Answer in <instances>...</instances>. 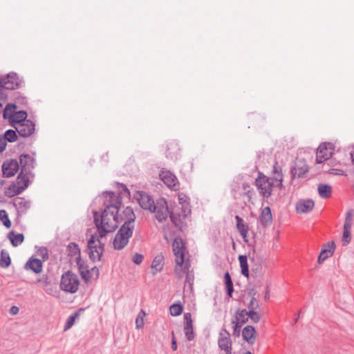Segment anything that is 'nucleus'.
I'll list each match as a JSON object with an SVG mask.
<instances>
[{
    "label": "nucleus",
    "mask_w": 354,
    "mask_h": 354,
    "mask_svg": "<svg viewBox=\"0 0 354 354\" xmlns=\"http://www.w3.org/2000/svg\"><path fill=\"white\" fill-rule=\"evenodd\" d=\"M171 344L172 350L174 351H176L177 348H178V345H177V342H176V339L174 331L171 332Z\"/></svg>",
    "instance_id": "61"
},
{
    "label": "nucleus",
    "mask_w": 354,
    "mask_h": 354,
    "mask_svg": "<svg viewBox=\"0 0 354 354\" xmlns=\"http://www.w3.org/2000/svg\"><path fill=\"white\" fill-rule=\"evenodd\" d=\"M234 218L236 221V228L239 230L241 236L243 237L245 242H248L247 239L249 230L248 224L245 223L243 219L238 215H236Z\"/></svg>",
    "instance_id": "30"
},
{
    "label": "nucleus",
    "mask_w": 354,
    "mask_h": 354,
    "mask_svg": "<svg viewBox=\"0 0 354 354\" xmlns=\"http://www.w3.org/2000/svg\"><path fill=\"white\" fill-rule=\"evenodd\" d=\"M248 311L245 309H238L236 311L234 319L232 321V323H238L241 325H243L248 321Z\"/></svg>",
    "instance_id": "32"
},
{
    "label": "nucleus",
    "mask_w": 354,
    "mask_h": 354,
    "mask_svg": "<svg viewBox=\"0 0 354 354\" xmlns=\"http://www.w3.org/2000/svg\"><path fill=\"white\" fill-rule=\"evenodd\" d=\"M249 310H253L259 308V302L256 298H251L250 303L248 305Z\"/></svg>",
    "instance_id": "57"
},
{
    "label": "nucleus",
    "mask_w": 354,
    "mask_h": 354,
    "mask_svg": "<svg viewBox=\"0 0 354 354\" xmlns=\"http://www.w3.org/2000/svg\"><path fill=\"white\" fill-rule=\"evenodd\" d=\"M97 244H96V251H95V253L97 254H95V262L100 261L102 259V257L103 255L104 251V246L105 244L102 243L100 240V239H97Z\"/></svg>",
    "instance_id": "47"
},
{
    "label": "nucleus",
    "mask_w": 354,
    "mask_h": 354,
    "mask_svg": "<svg viewBox=\"0 0 354 354\" xmlns=\"http://www.w3.org/2000/svg\"><path fill=\"white\" fill-rule=\"evenodd\" d=\"M26 189H27V184L24 185H17L15 182H13L5 191V195L8 198L17 196L22 193Z\"/></svg>",
    "instance_id": "27"
},
{
    "label": "nucleus",
    "mask_w": 354,
    "mask_h": 354,
    "mask_svg": "<svg viewBox=\"0 0 354 354\" xmlns=\"http://www.w3.org/2000/svg\"><path fill=\"white\" fill-rule=\"evenodd\" d=\"M13 205L17 209V212L26 214L31 206V201H26L23 197H17L13 201Z\"/></svg>",
    "instance_id": "24"
},
{
    "label": "nucleus",
    "mask_w": 354,
    "mask_h": 354,
    "mask_svg": "<svg viewBox=\"0 0 354 354\" xmlns=\"http://www.w3.org/2000/svg\"><path fill=\"white\" fill-rule=\"evenodd\" d=\"M180 147L176 140H171L168 142L167 145V150L165 152L166 157L171 160H176L180 155Z\"/></svg>",
    "instance_id": "23"
},
{
    "label": "nucleus",
    "mask_w": 354,
    "mask_h": 354,
    "mask_svg": "<svg viewBox=\"0 0 354 354\" xmlns=\"http://www.w3.org/2000/svg\"><path fill=\"white\" fill-rule=\"evenodd\" d=\"M156 205V209L154 213H156V218L160 223L166 221L168 215L170 216V213L175 212L174 209L171 210L170 207H168L167 201L165 198L160 199Z\"/></svg>",
    "instance_id": "13"
},
{
    "label": "nucleus",
    "mask_w": 354,
    "mask_h": 354,
    "mask_svg": "<svg viewBox=\"0 0 354 354\" xmlns=\"http://www.w3.org/2000/svg\"><path fill=\"white\" fill-rule=\"evenodd\" d=\"M3 138L5 139V141L7 142H14L17 141L18 138V136L17 134L16 129H8L5 131V133L1 135Z\"/></svg>",
    "instance_id": "44"
},
{
    "label": "nucleus",
    "mask_w": 354,
    "mask_h": 354,
    "mask_svg": "<svg viewBox=\"0 0 354 354\" xmlns=\"http://www.w3.org/2000/svg\"><path fill=\"white\" fill-rule=\"evenodd\" d=\"M334 151L333 145L330 142H322L316 152V163L320 164L332 157Z\"/></svg>",
    "instance_id": "11"
},
{
    "label": "nucleus",
    "mask_w": 354,
    "mask_h": 354,
    "mask_svg": "<svg viewBox=\"0 0 354 354\" xmlns=\"http://www.w3.org/2000/svg\"><path fill=\"white\" fill-rule=\"evenodd\" d=\"M1 169L3 177H12L19 170V162L16 159H7L3 162Z\"/></svg>",
    "instance_id": "14"
},
{
    "label": "nucleus",
    "mask_w": 354,
    "mask_h": 354,
    "mask_svg": "<svg viewBox=\"0 0 354 354\" xmlns=\"http://www.w3.org/2000/svg\"><path fill=\"white\" fill-rule=\"evenodd\" d=\"M17 106L16 104L8 103L3 111V119L9 120L12 114L17 111Z\"/></svg>",
    "instance_id": "39"
},
{
    "label": "nucleus",
    "mask_w": 354,
    "mask_h": 354,
    "mask_svg": "<svg viewBox=\"0 0 354 354\" xmlns=\"http://www.w3.org/2000/svg\"><path fill=\"white\" fill-rule=\"evenodd\" d=\"M114 187L118 191V196H122V199L124 197L129 198L130 197V191L127 187V186L123 184L118 182H115L114 183Z\"/></svg>",
    "instance_id": "38"
},
{
    "label": "nucleus",
    "mask_w": 354,
    "mask_h": 354,
    "mask_svg": "<svg viewBox=\"0 0 354 354\" xmlns=\"http://www.w3.org/2000/svg\"><path fill=\"white\" fill-rule=\"evenodd\" d=\"M243 339L249 344H254L256 341L257 331L254 326L248 325L242 330Z\"/></svg>",
    "instance_id": "25"
},
{
    "label": "nucleus",
    "mask_w": 354,
    "mask_h": 354,
    "mask_svg": "<svg viewBox=\"0 0 354 354\" xmlns=\"http://www.w3.org/2000/svg\"><path fill=\"white\" fill-rule=\"evenodd\" d=\"M319 195L322 198H328L331 196L332 187L328 184L320 183L317 187Z\"/></svg>",
    "instance_id": "37"
},
{
    "label": "nucleus",
    "mask_w": 354,
    "mask_h": 354,
    "mask_svg": "<svg viewBox=\"0 0 354 354\" xmlns=\"http://www.w3.org/2000/svg\"><path fill=\"white\" fill-rule=\"evenodd\" d=\"M19 169L29 174L32 173L35 167V159L28 153H22L19 158Z\"/></svg>",
    "instance_id": "15"
},
{
    "label": "nucleus",
    "mask_w": 354,
    "mask_h": 354,
    "mask_svg": "<svg viewBox=\"0 0 354 354\" xmlns=\"http://www.w3.org/2000/svg\"><path fill=\"white\" fill-rule=\"evenodd\" d=\"M248 295L251 298H256L255 296L257 295V291H256L254 287H252V288H248Z\"/></svg>",
    "instance_id": "64"
},
{
    "label": "nucleus",
    "mask_w": 354,
    "mask_h": 354,
    "mask_svg": "<svg viewBox=\"0 0 354 354\" xmlns=\"http://www.w3.org/2000/svg\"><path fill=\"white\" fill-rule=\"evenodd\" d=\"M24 81L15 72H10L0 77V88L7 90H15L21 87Z\"/></svg>",
    "instance_id": "8"
},
{
    "label": "nucleus",
    "mask_w": 354,
    "mask_h": 354,
    "mask_svg": "<svg viewBox=\"0 0 354 354\" xmlns=\"http://www.w3.org/2000/svg\"><path fill=\"white\" fill-rule=\"evenodd\" d=\"M218 345L221 350L224 351L225 354H232V342L230 337H219Z\"/></svg>",
    "instance_id": "31"
},
{
    "label": "nucleus",
    "mask_w": 354,
    "mask_h": 354,
    "mask_svg": "<svg viewBox=\"0 0 354 354\" xmlns=\"http://www.w3.org/2000/svg\"><path fill=\"white\" fill-rule=\"evenodd\" d=\"M80 280L75 273L68 270L62 274L59 285L62 290L73 294L78 290Z\"/></svg>",
    "instance_id": "5"
},
{
    "label": "nucleus",
    "mask_w": 354,
    "mask_h": 354,
    "mask_svg": "<svg viewBox=\"0 0 354 354\" xmlns=\"http://www.w3.org/2000/svg\"><path fill=\"white\" fill-rule=\"evenodd\" d=\"M248 317L250 318L254 323H258L261 319V315L255 310H249Z\"/></svg>",
    "instance_id": "54"
},
{
    "label": "nucleus",
    "mask_w": 354,
    "mask_h": 354,
    "mask_svg": "<svg viewBox=\"0 0 354 354\" xmlns=\"http://www.w3.org/2000/svg\"><path fill=\"white\" fill-rule=\"evenodd\" d=\"M24 269L30 270L36 274H39L43 269V262L41 260L32 256L25 263Z\"/></svg>",
    "instance_id": "18"
},
{
    "label": "nucleus",
    "mask_w": 354,
    "mask_h": 354,
    "mask_svg": "<svg viewBox=\"0 0 354 354\" xmlns=\"http://www.w3.org/2000/svg\"><path fill=\"white\" fill-rule=\"evenodd\" d=\"M164 257L162 255H157L153 260L151 268L155 269L156 272H160L163 268Z\"/></svg>",
    "instance_id": "46"
},
{
    "label": "nucleus",
    "mask_w": 354,
    "mask_h": 354,
    "mask_svg": "<svg viewBox=\"0 0 354 354\" xmlns=\"http://www.w3.org/2000/svg\"><path fill=\"white\" fill-rule=\"evenodd\" d=\"M233 324V335L234 337H239L241 334V328L242 327V325L238 324V323H232Z\"/></svg>",
    "instance_id": "56"
},
{
    "label": "nucleus",
    "mask_w": 354,
    "mask_h": 354,
    "mask_svg": "<svg viewBox=\"0 0 354 354\" xmlns=\"http://www.w3.org/2000/svg\"><path fill=\"white\" fill-rule=\"evenodd\" d=\"M120 209L118 208L115 211L114 214V224H117V228L119 225L124 222L122 226L135 227V221L136 216L133 209L131 207H125L121 212Z\"/></svg>",
    "instance_id": "4"
},
{
    "label": "nucleus",
    "mask_w": 354,
    "mask_h": 354,
    "mask_svg": "<svg viewBox=\"0 0 354 354\" xmlns=\"http://www.w3.org/2000/svg\"><path fill=\"white\" fill-rule=\"evenodd\" d=\"M160 178L170 189L176 191L179 189V183L177 177L169 170H162L160 173Z\"/></svg>",
    "instance_id": "16"
},
{
    "label": "nucleus",
    "mask_w": 354,
    "mask_h": 354,
    "mask_svg": "<svg viewBox=\"0 0 354 354\" xmlns=\"http://www.w3.org/2000/svg\"><path fill=\"white\" fill-rule=\"evenodd\" d=\"M335 243L334 241L328 242L326 244H324L318 257V263H322L326 259L331 257L335 252Z\"/></svg>",
    "instance_id": "19"
},
{
    "label": "nucleus",
    "mask_w": 354,
    "mask_h": 354,
    "mask_svg": "<svg viewBox=\"0 0 354 354\" xmlns=\"http://www.w3.org/2000/svg\"><path fill=\"white\" fill-rule=\"evenodd\" d=\"M134 227L122 226L117 232L113 241L115 250H122L129 243L133 234Z\"/></svg>",
    "instance_id": "6"
},
{
    "label": "nucleus",
    "mask_w": 354,
    "mask_h": 354,
    "mask_svg": "<svg viewBox=\"0 0 354 354\" xmlns=\"http://www.w3.org/2000/svg\"><path fill=\"white\" fill-rule=\"evenodd\" d=\"M114 214L115 211H107L106 214L104 213V209L101 212V214H99V218L100 221H102L103 219L104 215L105 216L104 219L106 220L104 222H107V224L109 225H114Z\"/></svg>",
    "instance_id": "45"
},
{
    "label": "nucleus",
    "mask_w": 354,
    "mask_h": 354,
    "mask_svg": "<svg viewBox=\"0 0 354 354\" xmlns=\"http://www.w3.org/2000/svg\"><path fill=\"white\" fill-rule=\"evenodd\" d=\"M0 221L3 223V225L6 228H10L12 225V223L8 218L7 212L5 209L0 210Z\"/></svg>",
    "instance_id": "48"
},
{
    "label": "nucleus",
    "mask_w": 354,
    "mask_h": 354,
    "mask_svg": "<svg viewBox=\"0 0 354 354\" xmlns=\"http://www.w3.org/2000/svg\"><path fill=\"white\" fill-rule=\"evenodd\" d=\"M315 203L312 199H304L299 201L296 204L297 213H308L313 210Z\"/></svg>",
    "instance_id": "26"
},
{
    "label": "nucleus",
    "mask_w": 354,
    "mask_h": 354,
    "mask_svg": "<svg viewBox=\"0 0 354 354\" xmlns=\"http://www.w3.org/2000/svg\"><path fill=\"white\" fill-rule=\"evenodd\" d=\"M19 136L22 138H28L32 135L35 131V124L31 120L22 123L21 125L18 126V130H16Z\"/></svg>",
    "instance_id": "20"
},
{
    "label": "nucleus",
    "mask_w": 354,
    "mask_h": 354,
    "mask_svg": "<svg viewBox=\"0 0 354 354\" xmlns=\"http://www.w3.org/2000/svg\"><path fill=\"white\" fill-rule=\"evenodd\" d=\"M191 266V263L189 259H187L186 261L185 260L184 264L183 265V277L184 276V274H186V279L185 281L190 283L189 279V269Z\"/></svg>",
    "instance_id": "51"
},
{
    "label": "nucleus",
    "mask_w": 354,
    "mask_h": 354,
    "mask_svg": "<svg viewBox=\"0 0 354 354\" xmlns=\"http://www.w3.org/2000/svg\"><path fill=\"white\" fill-rule=\"evenodd\" d=\"M28 118V112L26 110H20L16 111L14 114L10 117L8 120L9 124L13 127L15 129L18 130V126L21 125L22 123H24L29 120L30 119H27Z\"/></svg>",
    "instance_id": "17"
},
{
    "label": "nucleus",
    "mask_w": 354,
    "mask_h": 354,
    "mask_svg": "<svg viewBox=\"0 0 354 354\" xmlns=\"http://www.w3.org/2000/svg\"><path fill=\"white\" fill-rule=\"evenodd\" d=\"M104 201L102 205L104 207V213L107 211H115L121 208L122 205V196H118L113 191H105L102 193Z\"/></svg>",
    "instance_id": "7"
},
{
    "label": "nucleus",
    "mask_w": 354,
    "mask_h": 354,
    "mask_svg": "<svg viewBox=\"0 0 354 354\" xmlns=\"http://www.w3.org/2000/svg\"><path fill=\"white\" fill-rule=\"evenodd\" d=\"M39 255L41 257L42 262L48 260L49 258L48 249L46 247L41 248L39 251Z\"/></svg>",
    "instance_id": "55"
},
{
    "label": "nucleus",
    "mask_w": 354,
    "mask_h": 354,
    "mask_svg": "<svg viewBox=\"0 0 354 354\" xmlns=\"http://www.w3.org/2000/svg\"><path fill=\"white\" fill-rule=\"evenodd\" d=\"M7 143L1 135H0V153H2L6 147Z\"/></svg>",
    "instance_id": "62"
},
{
    "label": "nucleus",
    "mask_w": 354,
    "mask_h": 354,
    "mask_svg": "<svg viewBox=\"0 0 354 354\" xmlns=\"http://www.w3.org/2000/svg\"><path fill=\"white\" fill-rule=\"evenodd\" d=\"M90 270V274L92 275V278L97 279L100 276V271L97 266L93 267Z\"/></svg>",
    "instance_id": "60"
},
{
    "label": "nucleus",
    "mask_w": 354,
    "mask_h": 354,
    "mask_svg": "<svg viewBox=\"0 0 354 354\" xmlns=\"http://www.w3.org/2000/svg\"><path fill=\"white\" fill-rule=\"evenodd\" d=\"M145 312L143 310H141L136 319V324L137 329L143 328L144 324H145L143 316H145Z\"/></svg>",
    "instance_id": "53"
},
{
    "label": "nucleus",
    "mask_w": 354,
    "mask_h": 354,
    "mask_svg": "<svg viewBox=\"0 0 354 354\" xmlns=\"http://www.w3.org/2000/svg\"><path fill=\"white\" fill-rule=\"evenodd\" d=\"M183 311V306L180 301L173 304L169 307L170 315L173 317H177L180 315Z\"/></svg>",
    "instance_id": "43"
},
{
    "label": "nucleus",
    "mask_w": 354,
    "mask_h": 354,
    "mask_svg": "<svg viewBox=\"0 0 354 354\" xmlns=\"http://www.w3.org/2000/svg\"><path fill=\"white\" fill-rule=\"evenodd\" d=\"M10 264L11 259L9 254L4 250H2L0 254V267L7 268L10 266Z\"/></svg>",
    "instance_id": "42"
},
{
    "label": "nucleus",
    "mask_w": 354,
    "mask_h": 354,
    "mask_svg": "<svg viewBox=\"0 0 354 354\" xmlns=\"http://www.w3.org/2000/svg\"><path fill=\"white\" fill-rule=\"evenodd\" d=\"M67 251H68V255L71 257H75V256H77L76 257H81L80 248L79 245L75 242H71L67 245Z\"/></svg>",
    "instance_id": "41"
},
{
    "label": "nucleus",
    "mask_w": 354,
    "mask_h": 354,
    "mask_svg": "<svg viewBox=\"0 0 354 354\" xmlns=\"http://www.w3.org/2000/svg\"><path fill=\"white\" fill-rule=\"evenodd\" d=\"M35 175L33 173H31V174H28L26 171H19L15 183L17 185H24L26 183L27 184V188L30 185V178H34Z\"/></svg>",
    "instance_id": "34"
},
{
    "label": "nucleus",
    "mask_w": 354,
    "mask_h": 354,
    "mask_svg": "<svg viewBox=\"0 0 354 354\" xmlns=\"http://www.w3.org/2000/svg\"><path fill=\"white\" fill-rule=\"evenodd\" d=\"M327 173L329 174L339 175V176H346L347 175L344 170L340 169H330L327 171Z\"/></svg>",
    "instance_id": "59"
},
{
    "label": "nucleus",
    "mask_w": 354,
    "mask_h": 354,
    "mask_svg": "<svg viewBox=\"0 0 354 354\" xmlns=\"http://www.w3.org/2000/svg\"><path fill=\"white\" fill-rule=\"evenodd\" d=\"M76 263L80 274L85 283H88L92 278L87 263L82 259L81 257H76Z\"/></svg>",
    "instance_id": "22"
},
{
    "label": "nucleus",
    "mask_w": 354,
    "mask_h": 354,
    "mask_svg": "<svg viewBox=\"0 0 354 354\" xmlns=\"http://www.w3.org/2000/svg\"><path fill=\"white\" fill-rule=\"evenodd\" d=\"M184 333L185 337L188 341H192L194 339L195 335L194 332L193 321L192 319V315L190 313H186L184 314Z\"/></svg>",
    "instance_id": "21"
},
{
    "label": "nucleus",
    "mask_w": 354,
    "mask_h": 354,
    "mask_svg": "<svg viewBox=\"0 0 354 354\" xmlns=\"http://www.w3.org/2000/svg\"><path fill=\"white\" fill-rule=\"evenodd\" d=\"M104 217L105 216L104 215L102 217L103 219L100 221L99 212L97 211L93 212V221L97 228V236L100 239L104 237L107 234L113 232L117 229V224L109 225L106 221H106Z\"/></svg>",
    "instance_id": "9"
},
{
    "label": "nucleus",
    "mask_w": 354,
    "mask_h": 354,
    "mask_svg": "<svg viewBox=\"0 0 354 354\" xmlns=\"http://www.w3.org/2000/svg\"><path fill=\"white\" fill-rule=\"evenodd\" d=\"M351 240V228H344L343 232L342 242L343 245H348Z\"/></svg>",
    "instance_id": "52"
},
{
    "label": "nucleus",
    "mask_w": 354,
    "mask_h": 354,
    "mask_svg": "<svg viewBox=\"0 0 354 354\" xmlns=\"http://www.w3.org/2000/svg\"><path fill=\"white\" fill-rule=\"evenodd\" d=\"M243 195L246 196L248 198V201H250L253 196L255 195L254 189H248L247 192H244Z\"/></svg>",
    "instance_id": "63"
},
{
    "label": "nucleus",
    "mask_w": 354,
    "mask_h": 354,
    "mask_svg": "<svg viewBox=\"0 0 354 354\" xmlns=\"http://www.w3.org/2000/svg\"><path fill=\"white\" fill-rule=\"evenodd\" d=\"M239 263H240V268H241V273L244 277L248 278L250 275V271H249V266L248 263V257L246 255L244 254H240L238 257Z\"/></svg>",
    "instance_id": "35"
},
{
    "label": "nucleus",
    "mask_w": 354,
    "mask_h": 354,
    "mask_svg": "<svg viewBox=\"0 0 354 354\" xmlns=\"http://www.w3.org/2000/svg\"><path fill=\"white\" fill-rule=\"evenodd\" d=\"M84 310V308H79L77 310L75 311L73 314H71L67 319L65 325H64V330H66L71 328L73 324L76 319L78 317L80 313L83 312Z\"/></svg>",
    "instance_id": "40"
},
{
    "label": "nucleus",
    "mask_w": 354,
    "mask_h": 354,
    "mask_svg": "<svg viewBox=\"0 0 354 354\" xmlns=\"http://www.w3.org/2000/svg\"><path fill=\"white\" fill-rule=\"evenodd\" d=\"M100 238L97 234L91 235V237L87 242V252L88 254L89 259L91 261L95 263V251H96V242Z\"/></svg>",
    "instance_id": "28"
},
{
    "label": "nucleus",
    "mask_w": 354,
    "mask_h": 354,
    "mask_svg": "<svg viewBox=\"0 0 354 354\" xmlns=\"http://www.w3.org/2000/svg\"><path fill=\"white\" fill-rule=\"evenodd\" d=\"M261 224L263 227L270 226L272 223V215L271 209L269 206L266 207L262 209L259 216Z\"/></svg>",
    "instance_id": "29"
},
{
    "label": "nucleus",
    "mask_w": 354,
    "mask_h": 354,
    "mask_svg": "<svg viewBox=\"0 0 354 354\" xmlns=\"http://www.w3.org/2000/svg\"><path fill=\"white\" fill-rule=\"evenodd\" d=\"M353 213H354L353 209H349L346 212L345 222H344V228H351V226L353 225L352 216L353 215Z\"/></svg>",
    "instance_id": "50"
},
{
    "label": "nucleus",
    "mask_w": 354,
    "mask_h": 354,
    "mask_svg": "<svg viewBox=\"0 0 354 354\" xmlns=\"http://www.w3.org/2000/svg\"><path fill=\"white\" fill-rule=\"evenodd\" d=\"M7 238L10 240L13 247H17L24 241V235L22 233L16 234L15 231H10L7 234Z\"/></svg>",
    "instance_id": "33"
},
{
    "label": "nucleus",
    "mask_w": 354,
    "mask_h": 354,
    "mask_svg": "<svg viewBox=\"0 0 354 354\" xmlns=\"http://www.w3.org/2000/svg\"><path fill=\"white\" fill-rule=\"evenodd\" d=\"M224 283H225V292H226L227 295L229 297H232L234 290L233 281H232L231 276L228 272H226L224 274Z\"/></svg>",
    "instance_id": "36"
},
{
    "label": "nucleus",
    "mask_w": 354,
    "mask_h": 354,
    "mask_svg": "<svg viewBox=\"0 0 354 354\" xmlns=\"http://www.w3.org/2000/svg\"><path fill=\"white\" fill-rule=\"evenodd\" d=\"M272 176L269 178L263 172L259 171L258 176L254 180V185L257 188L259 194L266 198L272 195V187L279 189L283 187V175L281 166L275 161L271 171Z\"/></svg>",
    "instance_id": "1"
},
{
    "label": "nucleus",
    "mask_w": 354,
    "mask_h": 354,
    "mask_svg": "<svg viewBox=\"0 0 354 354\" xmlns=\"http://www.w3.org/2000/svg\"><path fill=\"white\" fill-rule=\"evenodd\" d=\"M173 252L176 256V266L174 269L176 277L183 279V265L185 262V243L181 236L175 237L173 243Z\"/></svg>",
    "instance_id": "3"
},
{
    "label": "nucleus",
    "mask_w": 354,
    "mask_h": 354,
    "mask_svg": "<svg viewBox=\"0 0 354 354\" xmlns=\"http://www.w3.org/2000/svg\"><path fill=\"white\" fill-rule=\"evenodd\" d=\"M37 283H41L44 287H46L53 283V277L48 274H44L37 279Z\"/></svg>",
    "instance_id": "49"
},
{
    "label": "nucleus",
    "mask_w": 354,
    "mask_h": 354,
    "mask_svg": "<svg viewBox=\"0 0 354 354\" xmlns=\"http://www.w3.org/2000/svg\"><path fill=\"white\" fill-rule=\"evenodd\" d=\"M143 259H144V256L142 254H139V253H136L132 258V261L135 264L139 265L142 262Z\"/></svg>",
    "instance_id": "58"
},
{
    "label": "nucleus",
    "mask_w": 354,
    "mask_h": 354,
    "mask_svg": "<svg viewBox=\"0 0 354 354\" xmlns=\"http://www.w3.org/2000/svg\"><path fill=\"white\" fill-rule=\"evenodd\" d=\"M136 200L139 205L145 210H149L150 212H155L156 205L153 198L144 191H138L136 193Z\"/></svg>",
    "instance_id": "12"
},
{
    "label": "nucleus",
    "mask_w": 354,
    "mask_h": 354,
    "mask_svg": "<svg viewBox=\"0 0 354 354\" xmlns=\"http://www.w3.org/2000/svg\"><path fill=\"white\" fill-rule=\"evenodd\" d=\"M178 201L181 207H178L174 209L175 212L170 213V220L174 226L182 232L187 227L185 220L191 214L192 210L189 205V198L185 194L180 193Z\"/></svg>",
    "instance_id": "2"
},
{
    "label": "nucleus",
    "mask_w": 354,
    "mask_h": 354,
    "mask_svg": "<svg viewBox=\"0 0 354 354\" xmlns=\"http://www.w3.org/2000/svg\"><path fill=\"white\" fill-rule=\"evenodd\" d=\"M309 167L303 158H297L290 167L291 178H302L308 172Z\"/></svg>",
    "instance_id": "10"
}]
</instances>
